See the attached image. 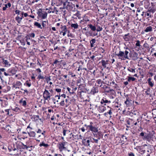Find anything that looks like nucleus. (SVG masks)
<instances>
[{"label":"nucleus","mask_w":156,"mask_h":156,"mask_svg":"<svg viewBox=\"0 0 156 156\" xmlns=\"http://www.w3.org/2000/svg\"><path fill=\"white\" fill-rule=\"evenodd\" d=\"M93 140L94 141V142L96 144H98V140L100 139V137H97V139H95L94 138H92Z\"/></svg>","instance_id":"nucleus-42"},{"label":"nucleus","mask_w":156,"mask_h":156,"mask_svg":"<svg viewBox=\"0 0 156 156\" xmlns=\"http://www.w3.org/2000/svg\"><path fill=\"white\" fill-rule=\"evenodd\" d=\"M135 80L136 78L134 77H128V81L129 82H130L131 81H134Z\"/></svg>","instance_id":"nucleus-37"},{"label":"nucleus","mask_w":156,"mask_h":156,"mask_svg":"<svg viewBox=\"0 0 156 156\" xmlns=\"http://www.w3.org/2000/svg\"><path fill=\"white\" fill-rule=\"evenodd\" d=\"M74 49V48L72 47V46H70L69 48V52H71Z\"/></svg>","instance_id":"nucleus-54"},{"label":"nucleus","mask_w":156,"mask_h":156,"mask_svg":"<svg viewBox=\"0 0 156 156\" xmlns=\"http://www.w3.org/2000/svg\"><path fill=\"white\" fill-rule=\"evenodd\" d=\"M3 64L5 65V66L6 67H9L10 66L11 64L9 63V62L8 60H5L4 59H2Z\"/></svg>","instance_id":"nucleus-16"},{"label":"nucleus","mask_w":156,"mask_h":156,"mask_svg":"<svg viewBox=\"0 0 156 156\" xmlns=\"http://www.w3.org/2000/svg\"><path fill=\"white\" fill-rule=\"evenodd\" d=\"M149 16L150 18H151L152 17V16L149 13H147H147H145V14L144 17H146V16Z\"/></svg>","instance_id":"nucleus-52"},{"label":"nucleus","mask_w":156,"mask_h":156,"mask_svg":"<svg viewBox=\"0 0 156 156\" xmlns=\"http://www.w3.org/2000/svg\"><path fill=\"white\" fill-rule=\"evenodd\" d=\"M8 6L9 7H10L11 6V4L10 2H9L7 4H6L5 5V6L3 7L2 8L3 10H5L8 8Z\"/></svg>","instance_id":"nucleus-33"},{"label":"nucleus","mask_w":156,"mask_h":156,"mask_svg":"<svg viewBox=\"0 0 156 156\" xmlns=\"http://www.w3.org/2000/svg\"><path fill=\"white\" fill-rule=\"evenodd\" d=\"M153 133L149 132V133L145 135L144 136L145 138L148 141H150L151 140L153 141L154 138L156 139V137H155V136H154V132L153 131Z\"/></svg>","instance_id":"nucleus-2"},{"label":"nucleus","mask_w":156,"mask_h":156,"mask_svg":"<svg viewBox=\"0 0 156 156\" xmlns=\"http://www.w3.org/2000/svg\"><path fill=\"white\" fill-rule=\"evenodd\" d=\"M10 109H5V111L7 113V115H9V111Z\"/></svg>","instance_id":"nucleus-58"},{"label":"nucleus","mask_w":156,"mask_h":156,"mask_svg":"<svg viewBox=\"0 0 156 156\" xmlns=\"http://www.w3.org/2000/svg\"><path fill=\"white\" fill-rule=\"evenodd\" d=\"M102 88H103L105 91L107 93H109L112 90L110 89L109 87H108L106 85H104L103 87H102Z\"/></svg>","instance_id":"nucleus-19"},{"label":"nucleus","mask_w":156,"mask_h":156,"mask_svg":"<svg viewBox=\"0 0 156 156\" xmlns=\"http://www.w3.org/2000/svg\"><path fill=\"white\" fill-rule=\"evenodd\" d=\"M22 86V83L20 81H17L13 84L12 88H15V89H19Z\"/></svg>","instance_id":"nucleus-6"},{"label":"nucleus","mask_w":156,"mask_h":156,"mask_svg":"<svg viewBox=\"0 0 156 156\" xmlns=\"http://www.w3.org/2000/svg\"><path fill=\"white\" fill-rule=\"evenodd\" d=\"M83 20H84V22L83 23V24L86 23L87 22L89 21V20L88 19L86 20L84 19H83Z\"/></svg>","instance_id":"nucleus-64"},{"label":"nucleus","mask_w":156,"mask_h":156,"mask_svg":"<svg viewBox=\"0 0 156 156\" xmlns=\"http://www.w3.org/2000/svg\"><path fill=\"white\" fill-rule=\"evenodd\" d=\"M96 40L94 39H92L90 41V43H91L92 44H94L95 43Z\"/></svg>","instance_id":"nucleus-53"},{"label":"nucleus","mask_w":156,"mask_h":156,"mask_svg":"<svg viewBox=\"0 0 156 156\" xmlns=\"http://www.w3.org/2000/svg\"><path fill=\"white\" fill-rule=\"evenodd\" d=\"M60 28L62 30V32H67V27L66 26L61 25Z\"/></svg>","instance_id":"nucleus-32"},{"label":"nucleus","mask_w":156,"mask_h":156,"mask_svg":"<svg viewBox=\"0 0 156 156\" xmlns=\"http://www.w3.org/2000/svg\"><path fill=\"white\" fill-rule=\"evenodd\" d=\"M24 85H26L28 87H30L31 86V83L29 82L28 80H27L26 81L25 83H24Z\"/></svg>","instance_id":"nucleus-38"},{"label":"nucleus","mask_w":156,"mask_h":156,"mask_svg":"<svg viewBox=\"0 0 156 156\" xmlns=\"http://www.w3.org/2000/svg\"><path fill=\"white\" fill-rule=\"evenodd\" d=\"M132 58L133 60H136L138 58V54L136 52H134Z\"/></svg>","instance_id":"nucleus-30"},{"label":"nucleus","mask_w":156,"mask_h":156,"mask_svg":"<svg viewBox=\"0 0 156 156\" xmlns=\"http://www.w3.org/2000/svg\"><path fill=\"white\" fill-rule=\"evenodd\" d=\"M60 105L62 106H64L65 105L64 100L62 99L59 103Z\"/></svg>","instance_id":"nucleus-41"},{"label":"nucleus","mask_w":156,"mask_h":156,"mask_svg":"<svg viewBox=\"0 0 156 156\" xmlns=\"http://www.w3.org/2000/svg\"><path fill=\"white\" fill-rule=\"evenodd\" d=\"M82 80H83V78H80L78 79H77L76 81L77 83L78 84H80L79 85H81V82Z\"/></svg>","instance_id":"nucleus-43"},{"label":"nucleus","mask_w":156,"mask_h":156,"mask_svg":"<svg viewBox=\"0 0 156 156\" xmlns=\"http://www.w3.org/2000/svg\"><path fill=\"white\" fill-rule=\"evenodd\" d=\"M5 71V69H4V68H0V74H2L1 71L4 72Z\"/></svg>","instance_id":"nucleus-62"},{"label":"nucleus","mask_w":156,"mask_h":156,"mask_svg":"<svg viewBox=\"0 0 156 156\" xmlns=\"http://www.w3.org/2000/svg\"><path fill=\"white\" fill-rule=\"evenodd\" d=\"M92 31H90L88 32H86V34L87 36L88 35L90 36H96L98 35V33H93Z\"/></svg>","instance_id":"nucleus-9"},{"label":"nucleus","mask_w":156,"mask_h":156,"mask_svg":"<svg viewBox=\"0 0 156 156\" xmlns=\"http://www.w3.org/2000/svg\"><path fill=\"white\" fill-rule=\"evenodd\" d=\"M129 102H129V100L128 99H127L126 100V101H125V104H126V105H128L129 104Z\"/></svg>","instance_id":"nucleus-60"},{"label":"nucleus","mask_w":156,"mask_h":156,"mask_svg":"<svg viewBox=\"0 0 156 156\" xmlns=\"http://www.w3.org/2000/svg\"><path fill=\"white\" fill-rule=\"evenodd\" d=\"M96 82L98 84H100L101 83H103V81L100 79H98L96 81Z\"/></svg>","instance_id":"nucleus-48"},{"label":"nucleus","mask_w":156,"mask_h":156,"mask_svg":"<svg viewBox=\"0 0 156 156\" xmlns=\"http://www.w3.org/2000/svg\"><path fill=\"white\" fill-rule=\"evenodd\" d=\"M71 135H72V137L74 139L76 140H82L83 136L81 135H78V134L76 135H74L72 133L70 134Z\"/></svg>","instance_id":"nucleus-10"},{"label":"nucleus","mask_w":156,"mask_h":156,"mask_svg":"<svg viewBox=\"0 0 156 156\" xmlns=\"http://www.w3.org/2000/svg\"><path fill=\"white\" fill-rule=\"evenodd\" d=\"M74 15H75V16H76L79 19L81 18V15L80 12L77 11L75 14Z\"/></svg>","instance_id":"nucleus-39"},{"label":"nucleus","mask_w":156,"mask_h":156,"mask_svg":"<svg viewBox=\"0 0 156 156\" xmlns=\"http://www.w3.org/2000/svg\"><path fill=\"white\" fill-rule=\"evenodd\" d=\"M155 12V10L154 9H150L148 10L147 11V12H151L152 13H154Z\"/></svg>","instance_id":"nucleus-51"},{"label":"nucleus","mask_w":156,"mask_h":156,"mask_svg":"<svg viewBox=\"0 0 156 156\" xmlns=\"http://www.w3.org/2000/svg\"><path fill=\"white\" fill-rule=\"evenodd\" d=\"M67 131V130L64 129H63V135L64 136H65L66 135V133Z\"/></svg>","instance_id":"nucleus-56"},{"label":"nucleus","mask_w":156,"mask_h":156,"mask_svg":"<svg viewBox=\"0 0 156 156\" xmlns=\"http://www.w3.org/2000/svg\"><path fill=\"white\" fill-rule=\"evenodd\" d=\"M37 78L39 79V80L44 79V77L41 75V73H39Z\"/></svg>","instance_id":"nucleus-46"},{"label":"nucleus","mask_w":156,"mask_h":156,"mask_svg":"<svg viewBox=\"0 0 156 156\" xmlns=\"http://www.w3.org/2000/svg\"><path fill=\"white\" fill-rule=\"evenodd\" d=\"M88 28H90L91 30L93 32H95L96 30V26L93 25L91 24H88L87 25Z\"/></svg>","instance_id":"nucleus-14"},{"label":"nucleus","mask_w":156,"mask_h":156,"mask_svg":"<svg viewBox=\"0 0 156 156\" xmlns=\"http://www.w3.org/2000/svg\"><path fill=\"white\" fill-rule=\"evenodd\" d=\"M39 146L40 147L44 146L45 147H47L49 146V145L48 144H45L44 142H42L40 143Z\"/></svg>","instance_id":"nucleus-35"},{"label":"nucleus","mask_w":156,"mask_h":156,"mask_svg":"<svg viewBox=\"0 0 156 156\" xmlns=\"http://www.w3.org/2000/svg\"><path fill=\"white\" fill-rule=\"evenodd\" d=\"M32 118L35 121H38L39 119V117L38 115H34L32 116Z\"/></svg>","instance_id":"nucleus-36"},{"label":"nucleus","mask_w":156,"mask_h":156,"mask_svg":"<svg viewBox=\"0 0 156 156\" xmlns=\"http://www.w3.org/2000/svg\"><path fill=\"white\" fill-rule=\"evenodd\" d=\"M3 103L5 106H7L8 105V102L7 101L4 100Z\"/></svg>","instance_id":"nucleus-57"},{"label":"nucleus","mask_w":156,"mask_h":156,"mask_svg":"<svg viewBox=\"0 0 156 156\" xmlns=\"http://www.w3.org/2000/svg\"><path fill=\"white\" fill-rule=\"evenodd\" d=\"M80 70H84L86 71L87 70V69L86 68H82L81 66H80L78 67V69L77 70L78 71H80Z\"/></svg>","instance_id":"nucleus-44"},{"label":"nucleus","mask_w":156,"mask_h":156,"mask_svg":"<svg viewBox=\"0 0 156 156\" xmlns=\"http://www.w3.org/2000/svg\"><path fill=\"white\" fill-rule=\"evenodd\" d=\"M98 111L100 112H102L105 111L106 109V108L105 106L101 105L98 107Z\"/></svg>","instance_id":"nucleus-8"},{"label":"nucleus","mask_w":156,"mask_h":156,"mask_svg":"<svg viewBox=\"0 0 156 156\" xmlns=\"http://www.w3.org/2000/svg\"><path fill=\"white\" fill-rule=\"evenodd\" d=\"M125 49L128 50H125L124 52L119 51L118 54H115L116 56H118L119 59H121L122 60H125L126 59H129L128 54L129 53V49L128 47H125Z\"/></svg>","instance_id":"nucleus-1"},{"label":"nucleus","mask_w":156,"mask_h":156,"mask_svg":"<svg viewBox=\"0 0 156 156\" xmlns=\"http://www.w3.org/2000/svg\"><path fill=\"white\" fill-rule=\"evenodd\" d=\"M144 47L147 48H150V47L149 45L146 42H145V43L144 44Z\"/></svg>","instance_id":"nucleus-45"},{"label":"nucleus","mask_w":156,"mask_h":156,"mask_svg":"<svg viewBox=\"0 0 156 156\" xmlns=\"http://www.w3.org/2000/svg\"><path fill=\"white\" fill-rule=\"evenodd\" d=\"M90 124V125H89L87 126V128L89 127V130L92 132L97 133L98 131V128L92 126V124H93V123L92 122H91Z\"/></svg>","instance_id":"nucleus-4"},{"label":"nucleus","mask_w":156,"mask_h":156,"mask_svg":"<svg viewBox=\"0 0 156 156\" xmlns=\"http://www.w3.org/2000/svg\"><path fill=\"white\" fill-rule=\"evenodd\" d=\"M20 149L23 150L26 149L29 150V151H31V150L29 149L30 148L29 146H27L26 145H24L22 142L21 143V144L20 145Z\"/></svg>","instance_id":"nucleus-11"},{"label":"nucleus","mask_w":156,"mask_h":156,"mask_svg":"<svg viewBox=\"0 0 156 156\" xmlns=\"http://www.w3.org/2000/svg\"><path fill=\"white\" fill-rule=\"evenodd\" d=\"M129 156H135L134 154L132 152H130L128 154Z\"/></svg>","instance_id":"nucleus-59"},{"label":"nucleus","mask_w":156,"mask_h":156,"mask_svg":"<svg viewBox=\"0 0 156 156\" xmlns=\"http://www.w3.org/2000/svg\"><path fill=\"white\" fill-rule=\"evenodd\" d=\"M129 33L125 34L123 37V38L126 41H128L130 39V36L129 35Z\"/></svg>","instance_id":"nucleus-28"},{"label":"nucleus","mask_w":156,"mask_h":156,"mask_svg":"<svg viewBox=\"0 0 156 156\" xmlns=\"http://www.w3.org/2000/svg\"><path fill=\"white\" fill-rule=\"evenodd\" d=\"M71 27L72 28H73L74 29H77L79 25L77 23H72L71 25Z\"/></svg>","instance_id":"nucleus-31"},{"label":"nucleus","mask_w":156,"mask_h":156,"mask_svg":"<svg viewBox=\"0 0 156 156\" xmlns=\"http://www.w3.org/2000/svg\"><path fill=\"white\" fill-rule=\"evenodd\" d=\"M47 24V23L46 21H43L41 23L42 25L43 28V29L42 30V31H44Z\"/></svg>","instance_id":"nucleus-24"},{"label":"nucleus","mask_w":156,"mask_h":156,"mask_svg":"<svg viewBox=\"0 0 156 156\" xmlns=\"http://www.w3.org/2000/svg\"><path fill=\"white\" fill-rule=\"evenodd\" d=\"M8 72L9 73H10L12 75L16 74L17 72V70L14 68H11L8 70Z\"/></svg>","instance_id":"nucleus-15"},{"label":"nucleus","mask_w":156,"mask_h":156,"mask_svg":"<svg viewBox=\"0 0 156 156\" xmlns=\"http://www.w3.org/2000/svg\"><path fill=\"white\" fill-rule=\"evenodd\" d=\"M20 17L19 16H17L15 18V20L17 21V22L18 23H20Z\"/></svg>","instance_id":"nucleus-40"},{"label":"nucleus","mask_w":156,"mask_h":156,"mask_svg":"<svg viewBox=\"0 0 156 156\" xmlns=\"http://www.w3.org/2000/svg\"><path fill=\"white\" fill-rule=\"evenodd\" d=\"M34 26H36L38 28H40L41 29H42V28L41 24L37 22H35L34 23Z\"/></svg>","instance_id":"nucleus-27"},{"label":"nucleus","mask_w":156,"mask_h":156,"mask_svg":"<svg viewBox=\"0 0 156 156\" xmlns=\"http://www.w3.org/2000/svg\"><path fill=\"white\" fill-rule=\"evenodd\" d=\"M20 103L23 106L26 107L27 105V102L26 100H24L22 99L20 101Z\"/></svg>","instance_id":"nucleus-20"},{"label":"nucleus","mask_w":156,"mask_h":156,"mask_svg":"<svg viewBox=\"0 0 156 156\" xmlns=\"http://www.w3.org/2000/svg\"><path fill=\"white\" fill-rule=\"evenodd\" d=\"M152 31V27L151 26L147 27L144 30V31L146 32H151Z\"/></svg>","instance_id":"nucleus-25"},{"label":"nucleus","mask_w":156,"mask_h":156,"mask_svg":"<svg viewBox=\"0 0 156 156\" xmlns=\"http://www.w3.org/2000/svg\"><path fill=\"white\" fill-rule=\"evenodd\" d=\"M108 60L105 61L103 60H102L100 62H99V63L101 62V63L102 66L104 68H105L106 67V65L108 64Z\"/></svg>","instance_id":"nucleus-18"},{"label":"nucleus","mask_w":156,"mask_h":156,"mask_svg":"<svg viewBox=\"0 0 156 156\" xmlns=\"http://www.w3.org/2000/svg\"><path fill=\"white\" fill-rule=\"evenodd\" d=\"M6 89H7V90H6V92H7L10 90L11 87L9 86H7Z\"/></svg>","instance_id":"nucleus-61"},{"label":"nucleus","mask_w":156,"mask_h":156,"mask_svg":"<svg viewBox=\"0 0 156 156\" xmlns=\"http://www.w3.org/2000/svg\"><path fill=\"white\" fill-rule=\"evenodd\" d=\"M27 133L30 137H35L36 133L34 132L30 131V132H27Z\"/></svg>","instance_id":"nucleus-22"},{"label":"nucleus","mask_w":156,"mask_h":156,"mask_svg":"<svg viewBox=\"0 0 156 156\" xmlns=\"http://www.w3.org/2000/svg\"><path fill=\"white\" fill-rule=\"evenodd\" d=\"M30 37H31L34 38V37H35V34H34V33H31L30 34Z\"/></svg>","instance_id":"nucleus-55"},{"label":"nucleus","mask_w":156,"mask_h":156,"mask_svg":"<svg viewBox=\"0 0 156 156\" xmlns=\"http://www.w3.org/2000/svg\"><path fill=\"white\" fill-rule=\"evenodd\" d=\"M128 70L131 72L135 73V69L130 68L128 69Z\"/></svg>","instance_id":"nucleus-47"},{"label":"nucleus","mask_w":156,"mask_h":156,"mask_svg":"<svg viewBox=\"0 0 156 156\" xmlns=\"http://www.w3.org/2000/svg\"><path fill=\"white\" fill-rule=\"evenodd\" d=\"M55 90L56 91L58 92H60L61 91V89L60 88H56L55 89Z\"/></svg>","instance_id":"nucleus-63"},{"label":"nucleus","mask_w":156,"mask_h":156,"mask_svg":"<svg viewBox=\"0 0 156 156\" xmlns=\"http://www.w3.org/2000/svg\"><path fill=\"white\" fill-rule=\"evenodd\" d=\"M111 103L110 101H108L106 98H103L101 100V104L104 106H106L110 104Z\"/></svg>","instance_id":"nucleus-5"},{"label":"nucleus","mask_w":156,"mask_h":156,"mask_svg":"<svg viewBox=\"0 0 156 156\" xmlns=\"http://www.w3.org/2000/svg\"><path fill=\"white\" fill-rule=\"evenodd\" d=\"M150 5V3L148 1H145L144 4V7L146 9H147Z\"/></svg>","instance_id":"nucleus-34"},{"label":"nucleus","mask_w":156,"mask_h":156,"mask_svg":"<svg viewBox=\"0 0 156 156\" xmlns=\"http://www.w3.org/2000/svg\"><path fill=\"white\" fill-rule=\"evenodd\" d=\"M69 2L67 1H66L65 2H63V6L62 8H60V9H64L66 8L67 6L68 5Z\"/></svg>","instance_id":"nucleus-23"},{"label":"nucleus","mask_w":156,"mask_h":156,"mask_svg":"<svg viewBox=\"0 0 156 156\" xmlns=\"http://www.w3.org/2000/svg\"><path fill=\"white\" fill-rule=\"evenodd\" d=\"M137 147L139 149V151L141 154H143L145 153V150H143L144 148L142 146H138Z\"/></svg>","instance_id":"nucleus-26"},{"label":"nucleus","mask_w":156,"mask_h":156,"mask_svg":"<svg viewBox=\"0 0 156 156\" xmlns=\"http://www.w3.org/2000/svg\"><path fill=\"white\" fill-rule=\"evenodd\" d=\"M37 14H38L39 15H40L42 19H44L46 18L47 16V12H45L44 13H43L39 11L38 12Z\"/></svg>","instance_id":"nucleus-12"},{"label":"nucleus","mask_w":156,"mask_h":156,"mask_svg":"<svg viewBox=\"0 0 156 156\" xmlns=\"http://www.w3.org/2000/svg\"><path fill=\"white\" fill-rule=\"evenodd\" d=\"M21 12V11L18 10H16L15 11V12L16 14H17L18 15V16L20 15V12Z\"/></svg>","instance_id":"nucleus-49"},{"label":"nucleus","mask_w":156,"mask_h":156,"mask_svg":"<svg viewBox=\"0 0 156 156\" xmlns=\"http://www.w3.org/2000/svg\"><path fill=\"white\" fill-rule=\"evenodd\" d=\"M96 30L97 32H99L102 30L103 28L100 25H99L98 23L96 24Z\"/></svg>","instance_id":"nucleus-21"},{"label":"nucleus","mask_w":156,"mask_h":156,"mask_svg":"<svg viewBox=\"0 0 156 156\" xmlns=\"http://www.w3.org/2000/svg\"><path fill=\"white\" fill-rule=\"evenodd\" d=\"M152 79L151 78H149L147 80V81L149 85L151 87H153L154 84V82L153 81H151Z\"/></svg>","instance_id":"nucleus-17"},{"label":"nucleus","mask_w":156,"mask_h":156,"mask_svg":"<svg viewBox=\"0 0 156 156\" xmlns=\"http://www.w3.org/2000/svg\"><path fill=\"white\" fill-rule=\"evenodd\" d=\"M51 96L52 94L49 92V91L45 89L43 93V97L44 100L49 101Z\"/></svg>","instance_id":"nucleus-3"},{"label":"nucleus","mask_w":156,"mask_h":156,"mask_svg":"<svg viewBox=\"0 0 156 156\" xmlns=\"http://www.w3.org/2000/svg\"><path fill=\"white\" fill-rule=\"evenodd\" d=\"M136 43L135 44L136 46V47H138L139 48H137V49L136 50L137 51H138L139 49H140V47H141V46L140 44V42L139 40H137L136 41Z\"/></svg>","instance_id":"nucleus-29"},{"label":"nucleus","mask_w":156,"mask_h":156,"mask_svg":"<svg viewBox=\"0 0 156 156\" xmlns=\"http://www.w3.org/2000/svg\"><path fill=\"white\" fill-rule=\"evenodd\" d=\"M98 87H93L91 89L90 94L94 95L95 93H98Z\"/></svg>","instance_id":"nucleus-13"},{"label":"nucleus","mask_w":156,"mask_h":156,"mask_svg":"<svg viewBox=\"0 0 156 156\" xmlns=\"http://www.w3.org/2000/svg\"><path fill=\"white\" fill-rule=\"evenodd\" d=\"M97 134L98 136V137H100V138L101 137H102L103 136V134L101 132H98Z\"/></svg>","instance_id":"nucleus-50"},{"label":"nucleus","mask_w":156,"mask_h":156,"mask_svg":"<svg viewBox=\"0 0 156 156\" xmlns=\"http://www.w3.org/2000/svg\"><path fill=\"white\" fill-rule=\"evenodd\" d=\"M67 143V142H63L59 144L58 148L60 151H62L66 149V147H65V145Z\"/></svg>","instance_id":"nucleus-7"}]
</instances>
